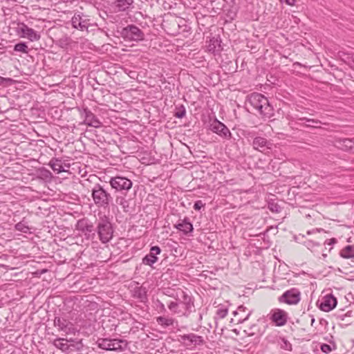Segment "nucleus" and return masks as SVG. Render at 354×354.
<instances>
[{
	"label": "nucleus",
	"instance_id": "18",
	"mask_svg": "<svg viewBox=\"0 0 354 354\" xmlns=\"http://www.w3.org/2000/svg\"><path fill=\"white\" fill-rule=\"evenodd\" d=\"M84 16L81 15H75L71 19L72 26L74 28L79 29L82 31L87 30L90 25L89 19L84 18Z\"/></svg>",
	"mask_w": 354,
	"mask_h": 354
},
{
	"label": "nucleus",
	"instance_id": "17",
	"mask_svg": "<svg viewBox=\"0 0 354 354\" xmlns=\"http://www.w3.org/2000/svg\"><path fill=\"white\" fill-rule=\"evenodd\" d=\"M18 32L22 37L27 38L31 41H38L40 39L39 34L24 24L18 28Z\"/></svg>",
	"mask_w": 354,
	"mask_h": 354
},
{
	"label": "nucleus",
	"instance_id": "9",
	"mask_svg": "<svg viewBox=\"0 0 354 354\" xmlns=\"http://www.w3.org/2000/svg\"><path fill=\"white\" fill-rule=\"evenodd\" d=\"M268 317L276 326L279 327L285 326L289 319L288 313L281 308L272 309Z\"/></svg>",
	"mask_w": 354,
	"mask_h": 354
},
{
	"label": "nucleus",
	"instance_id": "45",
	"mask_svg": "<svg viewBox=\"0 0 354 354\" xmlns=\"http://www.w3.org/2000/svg\"><path fill=\"white\" fill-rule=\"evenodd\" d=\"M280 1L282 3H285L287 5L291 6H294L295 4V1H296V0H280Z\"/></svg>",
	"mask_w": 354,
	"mask_h": 354
},
{
	"label": "nucleus",
	"instance_id": "31",
	"mask_svg": "<svg viewBox=\"0 0 354 354\" xmlns=\"http://www.w3.org/2000/svg\"><path fill=\"white\" fill-rule=\"evenodd\" d=\"M268 209L274 213H279L281 211V207L274 200H270L268 205Z\"/></svg>",
	"mask_w": 354,
	"mask_h": 354
},
{
	"label": "nucleus",
	"instance_id": "44",
	"mask_svg": "<svg viewBox=\"0 0 354 354\" xmlns=\"http://www.w3.org/2000/svg\"><path fill=\"white\" fill-rule=\"evenodd\" d=\"M336 242H337V240H336L335 238H332V239H330L326 240V241L324 242V244H325V245H334Z\"/></svg>",
	"mask_w": 354,
	"mask_h": 354
},
{
	"label": "nucleus",
	"instance_id": "23",
	"mask_svg": "<svg viewBox=\"0 0 354 354\" xmlns=\"http://www.w3.org/2000/svg\"><path fill=\"white\" fill-rule=\"evenodd\" d=\"M48 165L51 169L57 174L67 172V169L64 167L63 162L61 159L55 158H52Z\"/></svg>",
	"mask_w": 354,
	"mask_h": 354
},
{
	"label": "nucleus",
	"instance_id": "2",
	"mask_svg": "<svg viewBox=\"0 0 354 354\" xmlns=\"http://www.w3.org/2000/svg\"><path fill=\"white\" fill-rule=\"evenodd\" d=\"M113 227L110 218L106 216H100L97 222L95 234L102 243H109L113 236Z\"/></svg>",
	"mask_w": 354,
	"mask_h": 354
},
{
	"label": "nucleus",
	"instance_id": "22",
	"mask_svg": "<svg viewBox=\"0 0 354 354\" xmlns=\"http://www.w3.org/2000/svg\"><path fill=\"white\" fill-rule=\"evenodd\" d=\"M174 227L179 231L183 232L185 234H187L193 231L192 224L187 218H185L180 222L175 225Z\"/></svg>",
	"mask_w": 354,
	"mask_h": 354
},
{
	"label": "nucleus",
	"instance_id": "32",
	"mask_svg": "<svg viewBox=\"0 0 354 354\" xmlns=\"http://www.w3.org/2000/svg\"><path fill=\"white\" fill-rule=\"evenodd\" d=\"M186 114V110L183 105L176 107L174 116L177 118H183Z\"/></svg>",
	"mask_w": 354,
	"mask_h": 354
},
{
	"label": "nucleus",
	"instance_id": "5",
	"mask_svg": "<svg viewBox=\"0 0 354 354\" xmlns=\"http://www.w3.org/2000/svg\"><path fill=\"white\" fill-rule=\"evenodd\" d=\"M97 344L102 349L113 351H122L127 346V341L118 339L100 338Z\"/></svg>",
	"mask_w": 354,
	"mask_h": 354
},
{
	"label": "nucleus",
	"instance_id": "39",
	"mask_svg": "<svg viewBox=\"0 0 354 354\" xmlns=\"http://www.w3.org/2000/svg\"><path fill=\"white\" fill-rule=\"evenodd\" d=\"M305 243H306V245L307 246V248H309V249L319 245V243L315 242V241H310V240L306 241L305 242Z\"/></svg>",
	"mask_w": 354,
	"mask_h": 354
},
{
	"label": "nucleus",
	"instance_id": "12",
	"mask_svg": "<svg viewBox=\"0 0 354 354\" xmlns=\"http://www.w3.org/2000/svg\"><path fill=\"white\" fill-rule=\"evenodd\" d=\"M54 326L65 335L75 334L77 331L74 324L65 317H55Z\"/></svg>",
	"mask_w": 354,
	"mask_h": 354
},
{
	"label": "nucleus",
	"instance_id": "33",
	"mask_svg": "<svg viewBox=\"0 0 354 354\" xmlns=\"http://www.w3.org/2000/svg\"><path fill=\"white\" fill-rule=\"evenodd\" d=\"M15 51L21 52L24 53H28V46L24 42H20L15 44L14 47Z\"/></svg>",
	"mask_w": 354,
	"mask_h": 354
},
{
	"label": "nucleus",
	"instance_id": "14",
	"mask_svg": "<svg viewBox=\"0 0 354 354\" xmlns=\"http://www.w3.org/2000/svg\"><path fill=\"white\" fill-rule=\"evenodd\" d=\"M210 129L212 131L225 139L229 140L232 137V133L229 129L217 119H215L211 122Z\"/></svg>",
	"mask_w": 354,
	"mask_h": 354
},
{
	"label": "nucleus",
	"instance_id": "10",
	"mask_svg": "<svg viewBox=\"0 0 354 354\" xmlns=\"http://www.w3.org/2000/svg\"><path fill=\"white\" fill-rule=\"evenodd\" d=\"M122 35L125 40L139 41L144 39L143 32L135 25H128L122 30Z\"/></svg>",
	"mask_w": 354,
	"mask_h": 354
},
{
	"label": "nucleus",
	"instance_id": "34",
	"mask_svg": "<svg viewBox=\"0 0 354 354\" xmlns=\"http://www.w3.org/2000/svg\"><path fill=\"white\" fill-rule=\"evenodd\" d=\"M281 348L286 351H292V344L284 337L280 338Z\"/></svg>",
	"mask_w": 354,
	"mask_h": 354
},
{
	"label": "nucleus",
	"instance_id": "36",
	"mask_svg": "<svg viewBox=\"0 0 354 354\" xmlns=\"http://www.w3.org/2000/svg\"><path fill=\"white\" fill-rule=\"evenodd\" d=\"M227 312L228 311L226 308L221 306L216 310V316L220 319H223L225 317V316L227 314Z\"/></svg>",
	"mask_w": 354,
	"mask_h": 354
},
{
	"label": "nucleus",
	"instance_id": "37",
	"mask_svg": "<svg viewBox=\"0 0 354 354\" xmlns=\"http://www.w3.org/2000/svg\"><path fill=\"white\" fill-rule=\"evenodd\" d=\"M342 142V145H344L348 149L352 148V144L354 145V138L352 139L350 138H344L340 140Z\"/></svg>",
	"mask_w": 354,
	"mask_h": 354
},
{
	"label": "nucleus",
	"instance_id": "15",
	"mask_svg": "<svg viewBox=\"0 0 354 354\" xmlns=\"http://www.w3.org/2000/svg\"><path fill=\"white\" fill-rule=\"evenodd\" d=\"M180 342L186 347L192 348L203 344V339L201 336L194 333H189L180 335Z\"/></svg>",
	"mask_w": 354,
	"mask_h": 354
},
{
	"label": "nucleus",
	"instance_id": "4",
	"mask_svg": "<svg viewBox=\"0 0 354 354\" xmlns=\"http://www.w3.org/2000/svg\"><path fill=\"white\" fill-rule=\"evenodd\" d=\"M194 308V301L189 295H184L183 300L180 301H171L168 308L174 314L180 316H188Z\"/></svg>",
	"mask_w": 354,
	"mask_h": 354
},
{
	"label": "nucleus",
	"instance_id": "1",
	"mask_svg": "<svg viewBox=\"0 0 354 354\" xmlns=\"http://www.w3.org/2000/svg\"><path fill=\"white\" fill-rule=\"evenodd\" d=\"M249 104L257 110L262 118L270 119L274 115V109L267 97L259 93H253L248 97Z\"/></svg>",
	"mask_w": 354,
	"mask_h": 354
},
{
	"label": "nucleus",
	"instance_id": "26",
	"mask_svg": "<svg viewBox=\"0 0 354 354\" xmlns=\"http://www.w3.org/2000/svg\"><path fill=\"white\" fill-rule=\"evenodd\" d=\"M133 3V0H116L114 6L118 12L125 11Z\"/></svg>",
	"mask_w": 354,
	"mask_h": 354
},
{
	"label": "nucleus",
	"instance_id": "42",
	"mask_svg": "<svg viewBox=\"0 0 354 354\" xmlns=\"http://www.w3.org/2000/svg\"><path fill=\"white\" fill-rule=\"evenodd\" d=\"M70 39L68 37L62 38L59 40L61 46H66L68 44Z\"/></svg>",
	"mask_w": 354,
	"mask_h": 354
},
{
	"label": "nucleus",
	"instance_id": "21",
	"mask_svg": "<svg viewBox=\"0 0 354 354\" xmlns=\"http://www.w3.org/2000/svg\"><path fill=\"white\" fill-rule=\"evenodd\" d=\"M156 322L162 328H167L177 324V321L174 318L169 316H159L156 317Z\"/></svg>",
	"mask_w": 354,
	"mask_h": 354
},
{
	"label": "nucleus",
	"instance_id": "27",
	"mask_svg": "<svg viewBox=\"0 0 354 354\" xmlns=\"http://www.w3.org/2000/svg\"><path fill=\"white\" fill-rule=\"evenodd\" d=\"M339 255L344 259L354 258V245H348L342 249Z\"/></svg>",
	"mask_w": 354,
	"mask_h": 354
},
{
	"label": "nucleus",
	"instance_id": "25",
	"mask_svg": "<svg viewBox=\"0 0 354 354\" xmlns=\"http://www.w3.org/2000/svg\"><path fill=\"white\" fill-rule=\"evenodd\" d=\"M245 307H244L243 306H240L239 307H238L236 310L234 311V315L239 316V317L237 318L238 323H243V322L247 320L249 316L250 315L251 313L249 311L247 313H245Z\"/></svg>",
	"mask_w": 354,
	"mask_h": 354
},
{
	"label": "nucleus",
	"instance_id": "43",
	"mask_svg": "<svg viewBox=\"0 0 354 354\" xmlns=\"http://www.w3.org/2000/svg\"><path fill=\"white\" fill-rule=\"evenodd\" d=\"M157 307L159 308L160 312L164 313V312L166 311V308H165V305L162 302H160V301H158Z\"/></svg>",
	"mask_w": 354,
	"mask_h": 354
},
{
	"label": "nucleus",
	"instance_id": "49",
	"mask_svg": "<svg viewBox=\"0 0 354 354\" xmlns=\"http://www.w3.org/2000/svg\"><path fill=\"white\" fill-rule=\"evenodd\" d=\"M315 322V318L313 317H312V318H311V323H310L311 326H313Z\"/></svg>",
	"mask_w": 354,
	"mask_h": 354
},
{
	"label": "nucleus",
	"instance_id": "7",
	"mask_svg": "<svg viewBox=\"0 0 354 354\" xmlns=\"http://www.w3.org/2000/svg\"><path fill=\"white\" fill-rule=\"evenodd\" d=\"M77 110L81 118L83 119V121L80 123L81 124H85L96 129L102 127V123L88 107H77Z\"/></svg>",
	"mask_w": 354,
	"mask_h": 354
},
{
	"label": "nucleus",
	"instance_id": "35",
	"mask_svg": "<svg viewBox=\"0 0 354 354\" xmlns=\"http://www.w3.org/2000/svg\"><path fill=\"white\" fill-rule=\"evenodd\" d=\"M15 229L24 233H27L29 231V227L24 222L17 223L15 225Z\"/></svg>",
	"mask_w": 354,
	"mask_h": 354
},
{
	"label": "nucleus",
	"instance_id": "30",
	"mask_svg": "<svg viewBox=\"0 0 354 354\" xmlns=\"http://www.w3.org/2000/svg\"><path fill=\"white\" fill-rule=\"evenodd\" d=\"M158 261V257L149 253L142 259V263L145 265L152 266Z\"/></svg>",
	"mask_w": 354,
	"mask_h": 354
},
{
	"label": "nucleus",
	"instance_id": "24",
	"mask_svg": "<svg viewBox=\"0 0 354 354\" xmlns=\"http://www.w3.org/2000/svg\"><path fill=\"white\" fill-rule=\"evenodd\" d=\"M132 295L141 302H145L147 299L146 288L142 286L136 287L133 290Z\"/></svg>",
	"mask_w": 354,
	"mask_h": 354
},
{
	"label": "nucleus",
	"instance_id": "47",
	"mask_svg": "<svg viewBox=\"0 0 354 354\" xmlns=\"http://www.w3.org/2000/svg\"><path fill=\"white\" fill-rule=\"evenodd\" d=\"M44 175L46 176V177H48L51 175V173L48 171V170H46V169H44Z\"/></svg>",
	"mask_w": 354,
	"mask_h": 354
},
{
	"label": "nucleus",
	"instance_id": "29",
	"mask_svg": "<svg viewBox=\"0 0 354 354\" xmlns=\"http://www.w3.org/2000/svg\"><path fill=\"white\" fill-rule=\"evenodd\" d=\"M300 121H306V124L304 125L307 127L318 128L322 124L321 121L314 119H309L306 118H301L299 119Z\"/></svg>",
	"mask_w": 354,
	"mask_h": 354
},
{
	"label": "nucleus",
	"instance_id": "13",
	"mask_svg": "<svg viewBox=\"0 0 354 354\" xmlns=\"http://www.w3.org/2000/svg\"><path fill=\"white\" fill-rule=\"evenodd\" d=\"M301 300V292L295 288L286 290L278 298L280 303H285L288 305H296Z\"/></svg>",
	"mask_w": 354,
	"mask_h": 354
},
{
	"label": "nucleus",
	"instance_id": "8",
	"mask_svg": "<svg viewBox=\"0 0 354 354\" xmlns=\"http://www.w3.org/2000/svg\"><path fill=\"white\" fill-rule=\"evenodd\" d=\"M109 183L112 189L122 193L129 191L133 185L130 179L120 176L111 177Z\"/></svg>",
	"mask_w": 354,
	"mask_h": 354
},
{
	"label": "nucleus",
	"instance_id": "38",
	"mask_svg": "<svg viewBox=\"0 0 354 354\" xmlns=\"http://www.w3.org/2000/svg\"><path fill=\"white\" fill-rule=\"evenodd\" d=\"M320 348L323 353L326 354L332 351L331 346L327 344H322Z\"/></svg>",
	"mask_w": 354,
	"mask_h": 354
},
{
	"label": "nucleus",
	"instance_id": "20",
	"mask_svg": "<svg viewBox=\"0 0 354 354\" xmlns=\"http://www.w3.org/2000/svg\"><path fill=\"white\" fill-rule=\"evenodd\" d=\"M207 49L208 52L214 55L219 54L223 50L221 39L218 37L211 38L207 42Z\"/></svg>",
	"mask_w": 354,
	"mask_h": 354
},
{
	"label": "nucleus",
	"instance_id": "16",
	"mask_svg": "<svg viewBox=\"0 0 354 354\" xmlns=\"http://www.w3.org/2000/svg\"><path fill=\"white\" fill-rule=\"evenodd\" d=\"M337 306V299L332 294H328L323 297L319 304V308L322 311L329 312Z\"/></svg>",
	"mask_w": 354,
	"mask_h": 354
},
{
	"label": "nucleus",
	"instance_id": "3",
	"mask_svg": "<svg viewBox=\"0 0 354 354\" xmlns=\"http://www.w3.org/2000/svg\"><path fill=\"white\" fill-rule=\"evenodd\" d=\"M91 196L94 203L101 208H108L113 202V197L111 193L99 184H95L91 191Z\"/></svg>",
	"mask_w": 354,
	"mask_h": 354
},
{
	"label": "nucleus",
	"instance_id": "11",
	"mask_svg": "<svg viewBox=\"0 0 354 354\" xmlns=\"http://www.w3.org/2000/svg\"><path fill=\"white\" fill-rule=\"evenodd\" d=\"M76 229L80 231L86 239L93 242H97L95 230L92 223L88 222L86 219L79 220L76 225Z\"/></svg>",
	"mask_w": 354,
	"mask_h": 354
},
{
	"label": "nucleus",
	"instance_id": "41",
	"mask_svg": "<svg viewBox=\"0 0 354 354\" xmlns=\"http://www.w3.org/2000/svg\"><path fill=\"white\" fill-rule=\"evenodd\" d=\"M205 204L203 203L202 201H197L195 202L194 205V208L195 210H200L202 207H204Z\"/></svg>",
	"mask_w": 354,
	"mask_h": 354
},
{
	"label": "nucleus",
	"instance_id": "6",
	"mask_svg": "<svg viewBox=\"0 0 354 354\" xmlns=\"http://www.w3.org/2000/svg\"><path fill=\"white\" fill-rule=\"evenodd\" d=\"M53 344L58 349L66 353H70L73 351H79L82 348L81 341L75 342L73 339H67L64 338H57L53 342Z\"/></svg>",
	"mask_w": 354,
	"mask_h": 354
},
{
	"label": "nucleus",
	"instance_id": "48",
	"mask_svg": "<svg viewBox=\"0 0 354 354\" xmlns=\"http://www.w3.org/2000/svg\"><path fill=\"white\" fill-rule=\"evenodd\" d=\"M63 166H64V168L67 169V171H68V169L70 168V164L69 163L63 162Z\"/></svg>",
	"mask_w": 354,
	"mask_h": 354
},
{
	"label": "nucleus",
	"instance_id": "40",
	"mask_svg": "<svg viewBox=\"0 0 354 354\" xmlns=\"http://www.w3.org/2000/svg\"><path fill=\"white\" fill-rule=\"evenodd\" d=\"M161 250L158 246H153L150 249V253L153 255H155L156 257V255L159 254Z\"/></svg>",
	"mask_w": 354,
	"mask_h": 354
},
{
	"label": "nucleus",
	"instance_id": "28",
	"mask_svg": "<svg viewBox=\"0 0 354 354\" xmlns=\"http://www.w3.org/2000/svg\"><path fill=\"white\" fill-rule=\"evenodd\" d=\"M116 202L122 207L124 212H129L130 207V203L129 200L127 199L125 196H117Z\"/></svg>",
	"mask_w": 354,
	"mask_h": 354
},
{
	"label": "nucleus",
	"instance_id": "46",
	"mask_svg": "<svg viewBox=\"0 0 354 354\" xmlns=\"http://www.w3.org/2000/svg\"><path fill=\"white\" fill-rule=\"evenodd\" d=\"M322 231H324V230H323V229H322V228H316V229H315V230H313L312 231H310V230H309V231H308V232H307V234H310L314 233V232H322Z\"/></svg>",
	"mask_w": 354,
	"mask_h": 354
},
{
	"label": "nucleus",
	"instance_id": "19",
	"mask_svg": "<svg viewBox=\"0 0 354 354\" xmlns=\"http://www.w3.org/2000/svg\"><path fill=\"white\" fill-rule=\"evenodd\" d=\"M252 146L255 150L263 152L266 149H271L272 143L266 138L258 136L253 140Z\"/></svg>",
	"mask_w": 354,
	"mask_h": 354
},
{
	"label": "nucleus",
	"instance_id": "50",
	"mask_svg": "<svg viewBox=\"0 0 354 354\" xmlns=\"http://www.w3.org/2000/svg\"><path fill=\"white\" fill-rule=\"evenodd\" d=\"M3 49H4L3 44L0 42V50H3Z\"/></svg>",
	"mask_w": 354,
	"mask_h": 354
}]
</instances>
